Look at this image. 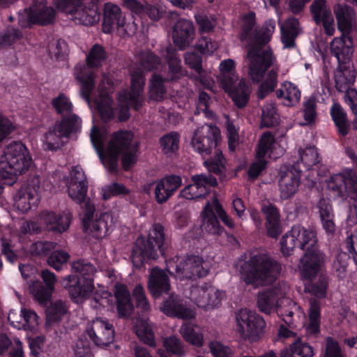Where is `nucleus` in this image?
Returning a JSON list of instances; mask_svg holds the SVG:
<instances>
[{"mask_svg":"<svg viewBox=\"0 0 357 357\" xmlns=\"http://www.w3.org/2000/svg\"><path fill=\"white\" fill-rule=\"evenodd\" d=\"M114 296L116 301V309L120 317L128 318L134 310L130 294L124 284H116L114 287Z\"/></svg>","mask_w":357,"mask_h":357,"instance_id":"obj_30","label":"nucleus"},{"mask_svg":"<svg viewBox=\"0 0 357 357\" xmlns=\"http://www.w3.org/2000/svg\"><path fill=\"white\" fill-rule=\"evenodd\" d=\"M299 22L296 18H291L286 24L281 26V40L285 48L296 46L295 39L298 35Z\"/></svg>","mask_w":357,"mask_h":357,"instance_id":"obj_37","label":"nucleus"},{"mask_svg":"<svg viewBox=\"0 0 357 357\" xmlns=\"http://www.w3.org/2000/svg\"><path fill=\"white\" fill-rule=\"evenodd\" d=\"M160 310L167 317L180 319H191L194 312L187 305L186 301L179 296L172 294L160 305Z\"/></svg>","mask_w":357,"mask_h":357,"instance_id":"obj_19","label":"nucleus"},{"mask_svg":"<svg viewBox=\"0 0 357 357\" xmlns=\"http://www.w3.org/2000/svg\"><path fill=\"white\" fill-rule=\"evenodd\" d=\"M185 63L200 77L201 81L202 82V56L195 52H186L184 56Z\"/></svg>","mask_w":357,"mask_h":357,"instance_id":"obj_62","label":"nucleus"},{"mask_svg":"<svg viewBox=\"0 0 357 357\" xmlns=\"http://www.w3.org/2000/svg\"><path fill=\"white\" fill-rule=\"evenodd\" d=\"M278 114L274 104H267L263 107L261 114V125L269 128L277 125Z\"/></svg>","mask_w":357,"mask_h":357,"instance_id":"obj_54","label":"nucleus"},{"mask_svg":"<svg viewBox=\"0 0 357 357\" xmlns=\"http://www.w3.org/2000/svg\"><path fill=\"white\" fill-rule=\"evenodd\" d=\"M72 217L70 211H63L60 214L53 211H43L40 214L44 228L55 234H62L67 231L71 224Z\"/></svg>","mask_w":357,"mask_h":357,"instance_id":"obj_21","label":"nucleus"},{"mask_svg":"<svg viewBox=\"0 0 357 357\" xmlns=\"http://www.w3.org/2000/svg\"><path fill=\"white\" fill-rule=\"evenodd\" d=\"M281 271V264L266 251L251 252L240 269L243 281L255 288L272 284Z\"/></svg>","mask_w":357,"mask_h":357,"instance_id":"obj_3","label":"nucleus"},{"mask_svg":"<svg viewBox=\"0 0 357 357\" xmlns=\"http://www.w3.org/2000/svg\"><path fill=\"white\" fill-rule=\"evenodd\" d=\"M179 332L183 338L196 347L203 345V335L196 326L190 323H184L181 325Z\"/></svg>","mask_w":357,"mask_h":357,"instance_id":"obj_43","label":"nucleus"},{"mask_svg":"<svg viewBox=\"0 0 357 357\" xmlns=\"http://www.w3.org/2000/svg\"><path fill=\"white\" fill-rule=\"evenodd\" d=\"M356 72L349 63H339L335 73V87L340 92L348 89L355 82Z\"/></svg>","mask_w":357,"mask_h":357,"instance_id":"obj_32","label":"nucleus"},{"mask_svg":"<svg viewBox=\"0 0 357 357\" xmlns=\"http://www.w3.org/2000/svg\"><path fill=\"white\" fill-rule=\"evenodd\" d=\"M298 246L305 250L300 260V273L305 278H312L321 271L325 265L326 256L319 249L315 231L301 225L291 227Z\"/></svg>","mask_w":357,"mask_h":357,"instance_id":"obj_4","label":"nucleus"},{"mask_svg":"<svg viewBox=\"0 0 357 357\" xmlns=\"http://www.w3.org/2000/svg\"><path fill=\"white\" fill-rule=\"evenodd\" d=\"M331 53L337 58L338 63H349L354 53V44L350 34L341 33L331 43Z\"/></svg>","mask_w":357,"mask_h":357,"instance_id":"obj_26","label":"nucleus"},{"mask_svg":"<svg viewBox=\"0 0 357 357\" xmlns=\"http://www.w3.org/2000/svg\"><path fill=\"white\" fill-rule=\"evenodd\" d=\"M308 329L312 333H317L319 331L320 326V308L319 302L315 298L310 300Z\"/></svg>","mask_w":357,"mask_h":357,"instance_id":"obj_47","label":"nucleus"},{"mask_svg":"<svg viewBox=\"0 0 357 357\" xmlns=\"http://www.w3.org/2000/svg\"><path fill=\"white\" fill-rule=\"evenodd\" d=\"M327 188L335 199L342 201L348 197H357V173L351 169H344L340 174L331 176L327 182Z\"/></svg>","mask_w":357,"mask_h":357,"instance_id":"obj_10","label":"nucleus"},{"mask_svg":"<svg viewBox=\"0 0 357 357\" xmlns=\"http://www.w3.org/2000/svg\"><path fill=\"white\" fill-rule=\"evenodd\" d=\"M72 269L82 275V278H92L96 272L95 266L84 259H79L73 262Z\"/></svg>","mask_w":357,"mask_h":357,"instance_id":"obj_58","label":"nucleus"},{"mask_svg":"<svg viewBox=\"0 0 357 357\" xmlns=\"http://www.w3.org/2000/svg\"><path fill=\"white\" fill-rule=\"evenodd\" d=\"M275 142V137L270 132H265L259 142L256 157L265 158L271 150Z\"/></svg>","mask_w":357,"mask_h":357,"instance_id":"obj_57","label":"nucleus"},{"mask_svg":"<svg viewBox=\"0 0 357 357\" xmlns=\"http://www.w3.org/2000/svg\"><path fill=\"white\" fill-rule=\"evenodd\" d=\"M70 16L76 24L85 26L93 25L100 20V15L96 6L87 7L84 4Z\"/></svg>","mask_w":357,"mask_h":357,"instance_id":"obj_35","label":"nucleus"},{"mask_svg":"<svg viewBox=\"0 0 357 357\" xmlns=\"http://www.w3.org/2000/svg\"><path fill=\"white\" fill-rule=\"evenodd\" d=\"M132 26H135L134 23H132ZM119 28H123L127 35L133 34L136 29L135 27L132 29L129 28V24H126L125 16L117 5L110 3H105L102 20V31L105 33H110L114 29Z\"/></svg>","mask_w":357,"mask_h":357,"instance_id":"obj_17","label":"nucleus"},{"mask_svg":"<svg viewBox=\"0 0 357 357\" xmlns=\"http://www.w3.org/2000/svg\"><path fill=\"white\" fill-rule=\"evenodd\" d=\"M52 104L58 114L63 115V117L70 116L68 114L73 111V105L66 96L60 94L52 100Z\"/></svg>","mask_w":357,"mask_h":357,"instance_id":"obj_59","label":"nucleus"},{"mask_svg":"<svg viewBox=\"0 0 357 357\" xmlns=\"http://www.w3.org/2000/svg\"><path fill=\"white\" fill-rule=\"evenodd\" d=\"M81 128V119L75 114L66 116L60 122L55 123L45 135L44 142L47 149L56 151L63 144V138H67L71 133L77 132Z\"/></svg>","mask_w":357,"mask_h":357,"instance_id":"obj_11","label":"nucleus"},{"mask_svg":"<svg viewBox=\"0 0 357 357\" xmlns=\"http://www.w3.org/2000/svg\"><path fill=\"white\" fill-rule=\"evenodd\" d=\"M86 333L97 346H107L114 340V328L108 321L96 318L89 324Z\"/></svg>","mask_w":357,"mask_h":357,"instance_id":"obj_18","label":"nucleus"},{"mask_svg":"<svg viewBox=\"0 0 357 357\" xmlns=\"http://www.w3.org/2000/svg\"><path fill=\"white\" fill-rule=\"evenodd\" d=\"M331 114L338 129L339 134L346 136L350 128L346 112L338 103H334L331 109Z\"/></svg>","mask_w":357,"mask_h":357,"instance_id":"obj_42","label":"nucleus"},{"mask_svg":"<svg viewBox=\"0 0 357 357\" xmlns=\"http://www.w3.org/2000/svg\"><path fill=\"white\" fill-rule=\"evenodd\" d=\"M66 312V303L61 300L56 301L47 310V320L50 323L57 322Z\"/></svg>","mask_w":357,"mask_h":357,"instance_id":"obj_51","label":"nucleus"},{"mask_svg":"<svg viewBox=\"0 0 357 357\" xmlns=\"http://www.w3.org/2000/svg\"><path fill=\"white\" fill-rule=\"evenodd\" d=\"M165 235L163 226L154 224L149 230L148 238L138 237L132 249L131 259L134 266L139 268L147 259H155L158 252L164 254Z\"/></svg>","mask_w":357,"mask_h":357,"instance_id":"obj_5","label":"nucleus"},{"mask_svg":"<svg viewBox=\"0 0 357 357\" xmlns=\"http://www.w3.org/2000/svg\"><path fill=\"white\" fill-rule=\"evenodd\" d=\"M220 138V131L217 126L206 124L195 131L191 144L194 150L203 156L208 155L212 149L218 146Z\"/></svg>","mask_w":357,"mask_h":357,"instance_id":"obj_13","label":"nucleus"},{"mask_svg":"<svg viewBox=\"0 0 357 357\" xmlns=\"http://www.w3.org/2000/svg\"><path fill=\"white\" fill-rule=\"evenodd\" d=\"M301 172L294 167L280 172L279 187L282 199H287L296 192L300 185Z\"/></svg>","mask_w":357,"mask_h":357,"instance_id":"obj_24","label":"nucleus"},{"mask_svg":"<svg viewBox=\"0 0 357 357\" xmlns=\"http://www.w3.org/2000/svg\"><path fill=\"white\" fill-rule=\"evenodd\" d=\"M4 158L7 163L6 169L0 172V178L10 179L7 184L13 183L14 176L24 173L32 164V159L26 146L21 142H13L4 150Z\"/></svg>","mask_w":357,"mask_h":357,"instance_id":"obj_7","label":"nucleus"},{"mask_svg":"<svg viewBox=\"0 0 357 357\" xmlns=\"http://www.w3.org/2000/svg\"><path fill=\"white\" fill-rule=\"evenodd\" d=\"M67 186L69 197L76 203L82 206L85 202L91 201L86 196L88 181L80 166L77 165L72 168Z\"/></svg>","mask_w":357,"mask_h":357,"instance_id":"obj_16","label":"nucleus"},{"mask_svg":"<svg viewBox=\"0 0 357 357\" xmlns=\"http://www.w3.org/2000/svg\"><path fill=\"white\" fill-rule=\"evenodd\" d=\"M173 41L181 50L186 49L195 38V28L190 20H178L173 29Z\"/></svg>","mask_w":357,"mask_h":357,"instance_id":"obj_25","label":"nucleus"},{"mask_svg":"<svg viewBox=\"0 0 357 357\" xmlns=\"http://www.w3.org/2000/svg\"><path fill=\"white\" fill-rule=\"evenodd\" d=\"M261 211L265 215V226L268 236L276 238L282 233L278 208L270 202L264 204Z\"/></svg>","mask_w":357,"mask_h":357,"instance_id":"obj_28","label":"nucleus"},{"mask_svg":"<svg viewBox=\"0 0 357 357\" xmlns=\"http://www.w3.org/2000/svg\"><path fill=\"white\" fill-rule=\"evenodd\" d=\"M301 161L307 168L318 164L320 161L319 154L314 146L306 147L299 151Z\"/></svg>","mask_w":357,"mask_h":357,"instance_id":"obj_61","label":"nucleus"},{"mask_svg":"<svg viewBox=\"0 0 357 357\" xmlns=\"http://www.w3.org/2000/svg\"><path fill=\"white\" fill-rule=\"evenodd\" d=\"M81 208L84 231L96 238L105 237L109 229L112 227L111 215L104 213L93 220L96 208L94 204L91 201L85 202L84 204L81 206Z\"/></svg>","mask_w":357,"mask_h":357,"instance_id":"obj_12","label":"nucleus"},{"mask_svg":"<svg viewBox=\"0 0 357 357\" xmlns=\"http://www.w3.org/2000/svg\"><path fill=\"white\" fill-rule=\"evenodd\" d=\"M148 289L153 297L159 298L170 290V282L165 271L158 267L153 268L149 274Z\"/></svg>","mask_w":357,"mask_h":357,"instance_id":"obj_27","label":"nucleus"},{"mask_svg":"<svg viewBox=\"0 0 357 357\" xmlns=\"http://www.w3.org/2000/svg\"><path fill=\"white\" fill-rule=\"evenodd\" d=\"M93 279L69 275L63 280V287L73 299L86 298L94 289Z\"/></svg>","mask_w":357,"mask_h":357,"instance_id":"obj_23","label":"nucleus"},{"mask_svg":"<svg viewBox=\"0 0 357 357\" xmlns=\"http://www.w3.org/2000/svg\"><path fill=\"white\" fill-rule=\"evenodd\" d=\"M129 190L123 184L113 182L112 183L106 185L102 190V199L105 200L109 199L113 196H118L121 195H127Z\"/></svg>","mask_w":357,"mask_h":357,"instance_id":"obj_64","label":"nucleus"},{"mask_svg":"<svg viewBox=\"0 0 357 357\" xmlns=\"http://www.w3.org/2000/svg\"><path fill=\"white\" fill-rule=\"evenodd\" d=\"M250 91L245 81L241 80L228 94L238 108L244 107L249 100Z\"/></svg>","mask_w":357,"mask_h":357,"instance_id":"obj_44","label":"nucleus"},{"mask_svg":"<svg viewBox=\"0 0 357 357\" xmlns=\"http://www.w3.org/2000/svg\"><path fill=\"white\" fill-rule=\"evenodd\" d=\"M176 273L181 280L195 279L208 275V270L203 266V260L198 256H190L176 266Z\"/></svg>","mask_w":357,"mask_h":357,"instance_id":"obj_22","label":"nucleus"},{"mask_svg":"<svg viewBox=\"0 0 357 357\" xmlns=\"http://www.w3.org/2000/svg\"><path fill=\"white\" fill-rule=\"evenodd\" d=\"M313 355L312 347L301 341H296L280 352V357H313Z\"/></svg>","mask_w":357,"mask_h":357,"instance_id":"obj_40","label":"nucleus"},{"mask_svg":"<svg viewBox=\"0 0 357 357\" xmlns=\"http://www.w3.org/2000/svg\"><path fill=\"white\" fill-rule=\"evenodd\" d=\"M31 6L36 19L35 24L44 26L54 22L56 12L52 7L47 6L43 1L35 3Z\"/></svg>","mask_w":357,"mask_h":357,"instance_id":"obj_36","label":"nucleus"},{"mask_svg":"<svg viewBox=\"0 0 357 357\" xmlns=\"http://www.w3.org/2000/svg\"><path fill=\"white\" fill-rule=\"evenodd\" d=\"M303 112L304 119L307 123L310 124L315 121L317 116V99L315 97H310L303 102Z\"/></svg>","mask_w":357,"mask_h":357,"instance_id":"obj_63","label":"nucleus"},{"mask_svg":"<svg viewBox=\"0 0 357 357\" xmlns=\"http://www.w3.org/2000/svg\"><path fill=\"white\" fill-rule=\"evenodd\" d=\"M283 293L278 287H274L258 294L257 307L266 314H270L275 310L278 300Z\"/></svg>","mask_w":357,"mask_h":357,"instance_id":"obj_31","label":"nucleus"},{"mask_svg":"<svg viewBox=\"0 0 357 357\" xmlns=\"http://www.w3.org/2000/svg\"><path fill=\"white\" fill-rule=\"evenodd\" d=\"M225 162L226 160L222 155V151L217 149L214 157L205 160L204 164L208 170V174L213 173L218 176L221 181H223L227 171Z\"/></svg>","mask_w":357,"mask_h":357,"instance_id":"obj_41","label":"nucleus"},{"mask_svg":"<svg viewBox=\"0 0 357 357\" xmlns=\"http://www.w3.org/2000/svg\"><path fill=\"white\" fill-rule=\"evenodd\" d=\"M112 100L108 95H101L100 100L97 101V107L101 119L107 122L114 118V112L112 108Z\"/></svg>","mask_w":357,"mask_h":357,"instance_id":"obj_50","label":"nucleus"},{"mask_svg":"<svg viewBox=\"0 0 357 357\" xmlns=\"http://www.w3.org/2000/svg\"><path fill=\"white\" fill-rule=\"evenodd\" d=\"M276 96L278 98H282L283 104L286 106H293L298 103L301 98V92L291 82H284L282 87L276 91Z\"/></svg>","mask_w":357,"mask_h":357,"instance_id":"obj_38","label":"nucleus"},{"mask_svg":"<svg viewBox=\"0 0 357 357\" xmlns=\"http://www.w3.org/2000/svg\"><path fill=\"white\" fill-rule=\"evenodd\" d=\"M107 58V53L103 46L95 44L90 50L86 59V65L77 64L75 68V75L81 83V95L90 102L89 96L94 88V73L93 68H98L102 66Z\"/></svg>","mask_w":357,"mask_h":357,"instance_id":"obj_6","label":"nucleus"},{"mask_svg":"<svg viewBox=\"0 0 357 357\" xmlns=\"http://www.w3.org/2000/svg\"><path fill=\"white\" fill-rule=\"evenodd\" d=\"M215 212L213 207V202L210 203L208 202L202 212L203 219L202 228L203 231H206L208 234L220 235L223 231L224 229L220 227Z\"/></svg>","mask_w":357,"mask_h":357,"instance_id":"obj_33","label":"nucleus"},{"mask_svg":"<svg viewBox=\"0 0 357 357\" xmlns=\"http://www.w3.org/2000/svg\"><path fill=\"white\" fill-rule=\"evenodd\" d=\"M169 80V78L164 79L160 75L153 74L151 79L150 93L151 97L155 100H160L163 98L166 89L164 83Z\"/></svg>","mask_w":357,"mask_h":357,"instance_id":"obj_48","label":"nucleus"},{"mask_svg":"<svg viewBox=\"0 0 357 357\" xmlns=\"http://www.w3.org/2000/svg\"><path fill=\"white\" fill-rule=\"evenodd\" d=\"M70 258V255L65 250H57L51 252L47 258V264L56 269L59 271L62 266L66 264Z\"/></svg>","mask_w":357,"mask_h":357,"instance_id":"obj_56","label":"nucleus"},{"mask_svg":"<svg viewBox=\"0 0 357 357\" xmlns=\"http://www.w3.org/2000/svg\"><path fill=\"white\" fill-rule=\"evenodd\" d=\"M132 296L137 308L139 309L142 313H148L151 311L150 303L146 296L145 290L142 284H138L135 287Z\"/></svg>","mask_w":357,"mask_h":357,"instance_id":"obj_52","label":"nucleus"},{"mask_svg":"<svg viewBox=\"0 0 357 357\" xmlns=\"http://www.w3.org/2000/svg\"><path fill=\"white\" fill-rule=\"evenodd\" d=\"M30 291L40 304L45 305L50 301L53 290L37 280L30 286Z\"/></svg>","mask_w":357,"mask_h":357,"instance_id":"obj_46","label":"nucleus"},{"mask_svg":"<svg viewBox=\"0 0 357 357\" xmlns=\"http://www.w3.org/2000/svg\"><path fill=\"white\" fill-rule=\"evenodd\" d=\"M22 38L21 31L13 26H8L0 34V48L11 45Z\"/></svg>","mask_w":357,"mask_h":357,"instance_id":"obj_53","label":"nucleus"},{"mask_svg":"<svg viewBox=\"0 0 357 357\" xmlns=\"http://www.w3.org/2000/svg\"><path fill=\"white\" fill-rule=\"evenodd\" d=\"M179 137L176 132H172L160 138V146L166 154H172L178 149Z\"/></svg>","mask_w":357,"mask_h":357,"instance_id":"obj_55","label":"nucleus"},{"mask_svg":"<svg viewBox=\"0 0 357 357\" xmlns=\"http://www.w3.org/2000/svg\"><path fill=\"white\" fill-rule=\"evenodd\" d=\"M36 196L29 192L28 190L20 188L14 196L15 206L22 211L26 213L31 208V201L36 199Z\"/></svg>","mask_w":357,"mask_h":357,"instance_id":"obj_45","label":"nucleus"},{"mask_svg":"<svg viewBox=\"0 0 357 357\" xmlns=\"http://www.w3.org/2000/svg\"><path fill=\"white\" fill-rule=\"evenodd\" d=\"M278 73L275 70H271L268 72L267 77L259 86L257 93V98L259 100L264 99L268 93L274 91L277 86Z\"/></svg>","mask_w":357,"mask_h":357,"instance_id":"obj_49","label":"nucleus"},{"mask_svg":"<svg viewBox=\"0 0 357 357\" xmlns=\"http://www.w3.org/2000/svg\"><path fill=\"white\" fill-rule=\"evenodd\" d=\"M256 17L254 12L245 15L242 19L239 38L245 43L247 53L244 56L248 75L255 83H259L265 72L273 63V55L267 47L275 31L276 24L273 19L266 20L260 29L255 27Z\"/></svg>","mask_w":357,"mask_h":357,"instance_id":"obj_1","label":"nucleus"},{"mask_svg":"<svg viewBox=\"0 0 357 357\" xmlns=\"http://www.w3.org/2000/svg\"><path fill=\"white\" fill-rule=\"evenodd\" d=\"M85 0H54V4L58 10L72 15L76 10L84 6Z\"/></svg>","mask_w":357,"mask_h":357,"instance_id":"obj_60","label":"nucleus"},{"mask_svg":"<svg viewBox=\"0 0 357 357\" xmlns=\"http://www.w3.org/2000/svg\"><path fill=\"white\" fill-rule=\"evenodd\" d=\"M317 207L324 228L328 233H333L335 231V223L333 221L334 215L332 206L329 202L324 198L319 200Z\"/></svg>","mask_w":357,"mask_h":357,"instance_id":"obj_39","label":"nucleus"},{"mask_svg":"<svg viewBox=\"0 0 357 357\" xmlns=\"http://www.w3.org/2000/svg\"><path fill=\"white\" fill-rule=\"evenodd\" d=\"M192 183L181 192L180 197L186 199H195L205 197L208 194L209 187H216L218 181L211 174H199L192 176Z\"/></svg>","mask_w":357,"mask_h":357,"instance_id":"obj_15","label":"nucleus"},{"mask_svg":"<svg viewBox=\"0 0 357 357\" xmlns=\"http://www.w3.org/2000/svg\"><path fill=\"white\" fill-rule=\"evenodd\" d=\"M310 10L315 24L322 25L325 33L333 36L335 32L334 18L326 0H313Z\"/></svg>","mask_w":357,"mask_h":357,"instance_id":"obj_20","label":"nucleus"},{"mask_svg":"<svg viewBox=\"0 0 357 357\" xmlns=\"http://www.w3.org/2000/svg\"><path fill=\"white\" fill-rule=\"evenodd\" d=\"M131 90L123 91L119 94L120 121H126L130 117L129 108L132 106L139 110L144 102V86L145 84L144 73L141 68H136L131 75Z\"/></svg>","mask_w":357,"mask_h":357,"instance_id":"obj_8","label":"nucleus"},{"mask_svg":"<svg viewBox=\"0 0 357 357\" xmlns=\"http://www.w3.org/2000/svg\"><path fill=\"white\" fill-rule=\"evenodd\" d=\"M319 271L317 273H319ZM318 274L312 278H305L301 275L303 280H307L305 283L304 291L311 295L314 296L317 298H324L326 295V290L328 284V278L325 274L321 273L318 275L317 280H312Z\"/></svg>","mask_w":357,"mask_h":357,"instance_id":"obj_34","label":"nucleus"},{"mask_svg":"<svg viewBox=\"0 0 357 357\" xmlns=\"http://www.w3.org/2000/svg\"><path fill=\"white\" fill-rule=\"evenodd\" d=\"M236 321L237 331L244 340L251 343L259 340L266 326L260 315L248 309H241L236 313Z\"/></svg>","mask_w":357,"mask_h":357,"instance_id":"obj_9","label":"nucleus"},{"mask_svg":"<svg viewBox=\"0 0 357 357\" xmlns=\"http://www.w3.org/2000/svg\"><path fill=\"white\" fill-rule=\"evenodd\" d=\"M190 298L199 307L209 310L221 304L222 295L211 284L204 283L202 285L192 287Z\"/></svg>","mask_w":357,"mask_h":357,"instance_id":"obj_14","label":"nucleus"},{"mask_svg":"<svg viewBox=\"0 0 357 357\" xmlns=\"http://www.w3.org/2000/svg\"><path fill=\"white\" fill-rule=\"evenodd\" d=\"M333 12L336 17L338 30L344 34H350L355 17L354 10L347 4L337 3L333 6Z\"/></svg>","mask_w":357,"mask_h":357,"instance_id":"obj_29","label":"nucleus"},{"mask_svg":"<svg viewBox=\"0 0 357 357\" xmlns=\"http://www.w3.org/2000/svg\"><path fill=\"white\" fill-rule=\"evenodd\" d=\"M91 141L102 163L110 172L117 171L119 155H122V166L125 170H128L137 162L139 144L134 140L131 132L119 131L114 133L105 153L102 135L96 126L91 128Z\"/></svg>","mask_w":357,"mask_h":357,"instance_id":"obj_2","label":"nucleus"}]
</instances>
